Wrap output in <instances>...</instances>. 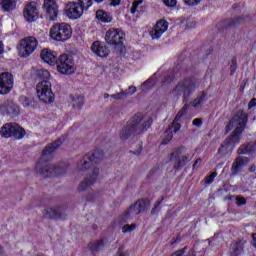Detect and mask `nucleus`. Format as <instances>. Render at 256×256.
<instances>
[{
    "mask_svg": "<svg viewBox=\"0 0 256 256\" xmlns=\"http://www.w3.org/2000/svg\"><path fill=\"white\" fill-rule=\"evenodd\" d=\"M141 147L139 148V150H137L136 152L135 151H130V153H132L133 155H141Z\"/></svg>",
    "mask_w": 256,
    "mask_h": 256,
    "instance_id": "obj_55",
    "label": "nucleus"
},
{
    "mask_svg": "<svg viewBox=\"0 0 256 256\" xmlns=\"http://www.w3.org/2000/svg\"><path fill=\"white\" fill-rule=\"evenodd\" d=\"M164 5H166V7H175V5H177V0H162Z\"/></svg>",
    "mask_w": 256,
    "mask_h": 256,
    "instance_id": "obj_44",
    "label": "nucleus"
},
{
    "mask_svg": "<svg viewBox=\"0 0 256 256\" xmlns=\"http://www.w3.org/2000/svg\"><path fill=\"white\" fill-rule=\"evenodd\" d=\"M198 163H201V158H198L195 162H194V164H193V169H195V167H197V164Z\"/></svg>",
    "mask_w": 256,
    "mask_h": 256,
    "instance_id": "obj_57",
    "label": "nucleus"
},
{
    "mask_svg": "<svg viewBox=\"0 0 256 256\" xmlns=\"http://www.w3.org/2000/svg\"><path fill=\"white\" fill-rule=\"evenodd\" d=\"M41 59L44 63L51 65L52 67L57 65V53L47 48L43 49L40 54Z\"/></svg>",
    "mask_w": 256,
    "mask_h": 256,
    "instance_id": "obj_21",
    "label": "nucleus"
},
{
    "mask_svg": "<svg viewBox=\"0 0 256 256\" xmlns=\"http://www.w3.org/2000/svg\"><path fill=\"white\" fill-rule=\"evenodd\" d=\"M230 75H234L235 71H237V59H232V64L230 66Z\"/></svg>",
    "mask_w": 256,
    "mask_h": 256,
    "instance_id": "obj_42",
    "label": "nucleus"
},
{
    "mask_svg": "<svg viewBox=\"0 0 256 256\" xmlns=\"http://www.w3.org/2000/svg\"><path fill=\"white\" fill-rule=\"evenodd\" d=\"M72 33L71 25L64 22L56 23L50 28V37L54 41H68V39H71Z\"/></svg>",
    "mask_w": 256,
    "mask_h": 256,
    "instance_id": "obj_6",
    "label": "nucleus"
},
{
    "mask_svg": "<svg viewBox=\"0 0 256 256\" xmlns=\"http://www.w3.org/2000/svg\"><path fill=\"white\" fill-rule=\"evenodd\" d=\"M103 150H95L91 154H86L77 164L78 171H87L91 165H96L103 161Z\"/></svg>",
    "mask_w": 256,
    "mask_h": 256,
    "instance_id": "obj_10",
    "label": "nucleus"
},
{
    "mask_svg": "<svg viewBox=\"0 0 256 256\" xmlns=\"http://www.w3.org/2000/svg\"><path fill=\"white\" fill-rule=\"evenodd\" d=\"M148 208L149 203L146 200H138L128 208V210L126 211V217H129V215H133V213H135L136 215H139V213H145V210Z\"/></svg>",
    "mask_w": 256,
    "mask_h": 256,
    "instance_id": "obj_18",
    "label": "nucleus"
},
{
    "mask_svg": "<svg viewBox=\"0 0 256 256\" xmlns=\"http://www.w3.org/2000/svg\"><path fill=\"white\" fill-rule=\"evenodd\" d=\"M123 39H125V33L118 28H110L106 31L105 41L108 45H114L115 47L123 45Z\"/></svg>",
    "mask_w": 256,
    "mask_h": 256,
    "instance_id": "obj_12",
    "label": "nucleus"
},
{
    "mask_svg": "<svg viewBox=\"0 0 256 256\" xmlns=\"http://www.w3.org/2000/svg\"><path fill=\"white\" fill-rule=\"evenodd\" d=\"M175 79V76L168 74L164 81H162L163 85H167L168 83H171Z\"/></svg>",
    "mask_w": 256,
    "mask_h": 256,
    "instance_id": "obj_48",
    "label": "nucleus"
},
{
    "mask_svg": "<svg viewBox=\"0 0 256 256\" xmlns=\"http://www.w3.org/2000/svg\"><path fill=\"white\" fill-rule=\"evenodd\" d=\"M87 201H93V197L91 195L87 196Z\"/></svg>",
    "mask_w": 256,
    "mask_h": 256,
    "instance_id": "obj_59",
    "label": "nucleus"
},
{
    "mask_svg": "<svg viewBox=\"0 0 256 256\" xmlns=\"http://www.w3.org/2000/svg\"><path fill=\"white\" fill-rule=\"evenodd\" d=\"M135 229H137V225L135 224H126L122 227V232L123 233H131V231H135Z\"/></svg>",
    "mask_w": 256,
    "mask_h": 256,
    "instance_id": "obj_40",
    "label": "nucleus"
},
{
    "mask_svg": "<svg viewBox=\"0 0 256 256\" xmlns=\"http://www.w3.org/2000/svg\"><path fill=\"white\" fill-rule=\"evenodd\" d=\"M123 96H125V93L123 92L111 95L112 99H115L116 101H121V99H123Z\"/></svg>",
    "mask_w": 256,
    "mask_h": 256,
    "instance_id": "obj_45",
    "label": "nucleus"
},
{
    "mask_svg": "<svg viewBox=\"0 0 256 256\" xmlns=\"http://www.w3.org/2000/svg\"><path fill=\"white\" fill-rule=\"evenodd\" d=\"M167 29H169V22L163 19L159 20L150 31V37H152V39H159Z\"/></svg>",
    "mask_w": 256,
    "mask_h": 256,
    "instance_id": "obj_19",
    "label": "nucleus"
},
{
    "mask_svg": "<svg viewBox=\"0 0 256 256\" xmlns=\"http://www.w3.org/2000/svg\"><path fill=\"white\" fill-rule=\"evenodd\" d=\"M230 147L231 142L225 140L221 147L218 149V155H220V157H225V155H228Z\"/></svg>",
    "mask_w": 256,
    "mask_h": 256,
    "instance_id": "obj_34",
    "label": "nucleus"
},
{
    "mask_svg": "<svg viewBox=\"0 0 256 256\" xmlns=\"http://www.w3.org/2000/svg\"><path fill=\"white\" fill-rule=\"evenodd\" d=\"M109 97H110V96H109L108 93H105V94H104V99H109Z\"/></svg>",
    "mask_w": 256,
    "mask_h": 256,
    "instance_id": "obj_61",
    "label": "nucleus"
},
{
    "mask_svg": "<svg viewBox=\"0 0 256 256\" xmlns=\"http://www.w3.org/2000/svg\"><path fill=\"white\" fill-rule=\"evenodd\" d=\"M1 109H4L7 115H15V113H17V106L13 104L8 106H1Z\"/></svg>",
    "mask_w": 256,
    "mask_h": 256,
    "instance_id": "obj_36",
    "label": "nucleus"
},
{
    "mask_svg": "<svg viewBox=\"0 0 256 256\" xmlns=\"http://www.w3.org/2000/svg\"><path fill=\"white\" fill-rule=\"evenodd\" d=\"M229 199L231 201H233V199H235L236 201V205L238 207H243V205H247V200L245 199V197H241V196H230Z\"/></svg>",
    "mask_w": 256,
    "mask_h": 256,
    "instance_id": "obj_35",
    "label": "nucleus"
},
{
    "mask_svg": "<svg viewBox=\"0 0 256 256\" xmlns=\"http://www.w3.org/2000/svg\"><path fill=\"white\" fill-rule=\"evenodd\" d=\"M208 99L209 97L207 96V92L202 91L191 103V105L192 107H194V109H201L203 103H205V101H207Z\"/></svg>",
    "mask_w": 256,
    "mask_h": 256,
    "instance_id": "obj_28",
    "label": "nucleus"
},
{
    "mask_svg": "<svg viewBox=\"0 0 256 256\" xmlns=\"http://www.w3.org/2000/svg\"><path fill=\"white\" fill-rule=\"evenodd\" d=\"M255 171H256V166L255 164H252L249 168V173H255Z\"/></svg>",
    "mask_w": 256,
    "mask_h": 256,
    "instance_id": "obj_54",
    "label": "nucleus"
},
{
    "mask_svg": "<svg viewBox=\"0 0 256 256\" xmlns=\"http://www.w3.org/2000/svg\"><path fill=\"white\" fill-rule=\"evenodd\" d=\"M245 243L247 242L241 239L233 241L230 245V253L234 256L243 255V251L245 249Z\"/></svg>",
    "mask_w": 256,
    "mask_h": 256,
    "instance_id": "obj_24",
    "label": "nucleus"
},
{
    "mask_svg": "<svg viewBox=\"0 0 256 256\" xmlns=\"http://www.w3.org/2000/svg\"><path fill=\"white\" fill-rule=\"evenodd\" d=\"M181 153H183V148L178 147L173 151L170 155V160L173 161V159H178V157L181 156Z\"/></svg>",
    "mask_w": 256,
    "mask_h": 256,
    "instance_id": "obj_39",
    "label": "nucleus"
},
{
    "mask_svg": "<svg viewBox=\"0 0 256 256\" xmlns=\"http://www.w3.org/2000/svg\"><path fill=\"white\" fill-rule=\"evenodd\" d=\"M103 247H105L103 240L92 241L88 244V249L92 251V253H97L101 251Z\"/></svg>",
    "mask_w": 256,
    "mask_h": 256,
    "instance_id": "obj_30",
    "label": "nucleus"
},
{
    "mask_svg": "<svg viewBox=\"0 0 256 256\" xmlns=\"http://www.w3.org/2000/svg\"><path fill=\"white\" fill-rule=\"evenodd\" d=\"M186 5H199L201 0H183Z\"/></svg>",
    "mask_w": 256,
    "mask_h": 256,
    "instance_id": "obj_49",
    "label": "nucleus"
},
{
    "mask_svg": "<svg viewBox=\"0 0 256 256\" xmlns=\"http://www.w3.org/2000/svg\"><path fill=\"white\" fill-rule=\"evenodd\" d=\"M253 107H256V98H252L248 103V109H253Z\"/></svg>",
    "mask_w": 256,
    "mask_h": 256,
    "instance_id": "obj_51",
    "label": "nucleus"
},
{
    "mask_svg": "<svg viewBox=\"0 0 256 256\" xmlns=\"http://www.w3.org/2000/svg\"><path fill=\"white\" fill-rule=\"evenodd\" d=\"M85 9L77 2H68L65 6V13L68 19H79Z\"/></svg>",
    "mask_w": 256,
    "mask_h": 256,
    "instance_id": "obj_14",
    "label": "nucleus"
},
{
    "mask_svg": "<svg viewBox=\"0 0 256 256\" xmlns=\"http://www.w3.org/2000/svg\"><path fill=\"white\" fill-rule=\"evenodd\" d=\"M245 21V16L236 17L229 20H224L220 23L224 29H231V27H236V25H241Z\"/></svg>",
    "mask_w": 256,
    "mask_h": 256,
    "instance_id": "obj_25",
    "label": "nucleus"
},
{
    "mask_svg": "<svg viewBox=\"0 0 256 256\" xmlns=\"http://www.w3.org/2000/svg\"><path fill=\"white\" fill-rule=\"evenodd\" d=\"M17 7V0H0V9L4 13H11Z\"/></svg>",
    "mask_w": 256,
    "mask_h": 256,
    "instance_id": "obj_26",
    "label": "nucleus"
},
{
    "mask_svg": "<svg viewBox=\"0 0 256 256\" xmlns=\"http://www.w3.org/2000/svg\"><path fill=\"white\" fill-rule=\"evenodd\" d=\"M151 117L143 115L138 112L132 118L129 119L127 124L120 132V139L127 141L129 137H137V135H143L145 131L151 127Z\"/></svg>",
    "mask_w": 256,
    "mask_h": 256,
    "instance_id": "obj_2",
    "label": "nucleus"
},
{
    "mask_svg": "<svg viewBox=\"0 0 256 256\" xmlns=\"http://www.w3.org/2000/svg\"><path fill=\"white\" fill-rule=\"evenodd\" d=\"M96 3H103V0H94Z\"/></svg>",
    "mask_w": 256,
    "mask_h": 256,
    "instance_id": "obj_62",
    "label": "nucleus"
},
{
    "mask_svg": "<svg viewBox=\"0 0 256 256\" xmlns=\"http://www.w3.org/2000/svg\"><path fill=\"white\" fill-rule=\"evenodd\" d=\"M191 159H193V157L189 158L188 156H182L181 158L176 160L174 164L175 171H179L180 169H183V167H185V165H187L188 162L191 161Z\"/></svg>",
    "mask_w": 256,
    "mask_h": 256,
    "instance_id": "obj_31",
    "label": "nucleus"
},
{
    "mask_svg": "<svg viewBox=\"0 0 256 256\" xmlns=\"http://www.w3.org/2000/svg\"><path fill=\"white\" fill-rule=\"evenodd\" d=\"M23 17L27 23H33L39 19V8L37 6V2L32 1L24 6Z\"/></svg>",
    "mask_w": 256,
    "mask_h": 256,
    "instance_id": "obj_13",
    "label": "nucleus"
},
{
    "mask_svg": "<svg viewBox=\"0 0 256 256\" xmlns=\"http://www.w3.org/2000/svg\"><path fill=\"white\" fill-rule=\"evenodd\" d=\"M96 19L101 21V23H111L113 21V15L109 12H105L103 10H98L96 12Z\"/></svg>",
    "mask_w": 256,
    "mask_h": 256,
    "instance_id": "obj_29",
    "label": "nucleus"
},
{
    "mask_svg": "<svg viewBox=\"0 0 256 256\" xmlns=\"http://www.w3.org/2000/svg\"><path fill=\"white\" fill-rule=\"evenodd\" d=\"M85 105V98L83 96H76L72 99V107L80 111V109Z\"/></svg>",
    "mask_w": 256,
    "mask_h": 256,
    "instance_id": "obj_32",
    "label": "nucleus"
},
{
    "mask_svg": "<svg viewBox=\"0 0 256 256\" xmlns=\"http://www.w3.org/2000/svg\"><path fill=\"white\" fill-rule=\"evenodd\" d=\"M192 125H194V127H201L203 125V120H201V118H195L192 121Z\"/></svg>",
    "mask_w": 256,
    "mask_h": 256,
    "instance_id": "obj_46",
    "label": "nucleus"
},
{
    "mask_svg": "<svg viewBox=\"0 0 256 256\" xmlns=\"http://www.w3.org/2000/svg\"><path fill=\"white\" fill-rule=\"evenodd\" d=\"M57 71L62 75H72L75 73V60L73 56L68 54H62L56 60Z\"/></svg>",
    "mask_w": 256,
    "mask_h": 256,
    "instance_id": "obj_11",
    "label": "nucleus"
},
{
    "mask_svg": "<svg viewBox=\"0 0 256 256\" xmlns=\"http://www.w3.org/2000/svg\"><path fill=\"white\" fill-rule=\"evenodd\" d=\"M43 217L46 219H65L63 208H46L43 211Z\"/></svg>",
    "mask_w": 256,
    "mask_h": 256,
    "instance_id": "obj_20",
    "label": "nucleus"
},
{
    "mask_svg": "<svg viewBox=\"0 0 256 256\" xmlns=\"http://www.w3.org/2000/svg\"><path fill=\"white\" fill-rule=\"evenodd\" d=\"M19 101L21 105H23V107H30L31 103H33V100L30 98H27L26 96H21Z\"/></svg>",
    "mask_w": 256,
    "mask_h": 256,
    "instance_id": "obj_38",
    "label": "nucleus"
},
{
    "mask_svg": "<svg viewBox=\"0 0 256 256\" xmlns=\"http://www.w3.org/2000/svg\"><path fill=\"white\" fill-rule=\"evenodd\" d=\"M143 0H136L133 2L132 7L130 9V13L135 15V13H141L143 11Z\"/></svg>",
    "mask_w": 256,
    "mask_h": 256,
    "instance_id": "obj_33",
    "label": "nucleus"
},
{
    "mask_svg": "<svg viewBox=\"0 0 256 256\" xmlns=\"http://www.w3.org/2000/svg\"><path fill=\"white\" fill-rule=\"evenodd\" d=\"M252 239H253V241L256 243V233H253V234H252Z\"/></svg>",
    "mask_w": 256,
    "mask_h": 256,
    "instance_id": "obj_60",
    "label": "nucleus"
},
{
    "mask_svg": "<svg viewBox=\"0 0 256 256\" xmlns=\"http://www.w3.org/2000/svg\"><path fill=\"white\" fill-rule=\"evenodd\" d=\"M97 177H99V168H94L92 174L85 177L84 180L80 182L78 191L82 193L83 191H87L90 187H93L97 181Z\"/></svg>",
    "mask_w": 256,
    "mask_h": 256,
    "instance_id": "obj_17",
    "label": "nucleus"
},
{
    "mask_svg": "<svg viewBox=\"0 0 256 256\" xmlns=\"http://www.w3.org/2000/svg\"><path fill=\"white\" fill-rule=\"evenodd\" d=\"M256 151V142H248L238 148V155H249Z\"/></svg>",
    "mask_w": 256,
    "mask_h": 256,
    "instance_id": "obj_27",
    "label": "nucleus"
},
{
    "mask_svg": "<svg viewBox=\"0 0 256 256\" xmlns=\"http://www.w3.org/2000/svg\"><path fill=\"white\" fill-rule=\"evenodd\" d=\"M187 109H189V104H185L184 107H182L177 113L172 124L164 132V140L162 141V145H167V143L173 139V134L177 133V131L181 129V123H179V121H181V117L187 113Z\"/></svg>",
    "mask_w": 256,
    "mask_h": 256,
    "instance_id": "obj_8",
    "label": "nucleus"
},
{
    "mask_svg": "<svg viewBox=\"0 0 256 256\" xmlns=\"http://www.w3.org/2000/svg\"><path fill=\"white\" fill-rule=\"evenodd\" d=\"M119 3H121V0H112V5L114 6L119 5Z\"/></svg>",
    "mask_w": 256,
    "mask_h": 256,
    "instance_id": "obj_58",
    "label": "nucleus"
},
{
    "mask_svg": "<svg viewBox=\"0 0 256 256\" xmlns=\"http://www.w3.org/2000/svg\"><path fill=\"white\" fill-rule=\"evenodd\" d=\"M44 13L49 21H56L59 15V8L57 7V0H44Z\"/></svg>",
    "mask_w": 256,
    "mask_h": 256,
    "instance_id": "obj_15",
    "label": "nucleus"
},
{
    "mask_svg": "<svg viewBox=\"0 0 256 256\" xmlns=\"http://www.w3.org/2000/svg\"><path fill=\"white\" fill-rule=\"evenodd\" d=\"M78 5H81L84 9H89L93 5V0H78Z\"/></svg>",
    "mask_w": 256,
    "mask_h": 256,
    "instance_id": "obj_37",
    "label": "nucleus"
},
{
    "mask_svg": "<svg viewBox=\"0 0 256 256\" xmlns=\"http://www.w3.org/2000/svg\"><path fill=\"white\" fill-rule=\"evenodd\" d=\"M161 203H163V198L156 202L154 208L152 209V213L155 212V209H158V207L161 205Z\"/></svg>",
    "mask_w": 256,
    "mask_h": 256,
    "instance_id": "obj_52",
    "label": "nucleus"
},
{
    "mask_svg": "<svg viewBox=\"0 0 256 256\" xmlns=\"http://www.w3.org/2000/svg\"><path fill=\"white\" fill-rule=\"evenodd\" d=\"M137 92V88L135 86H130L126 91H124V96L125 95H135Z\"/></svg>",
    "mask_w": 256,
    "mask_h": 256,
    "instance_id": "obj_43",
    "label": "nucleus"
},
{
    "mask_svg": "<svg viewBox=\"0 0 256 256\" xmlns=\"http://www.w3.org/2000/svg\"><path fill=\"white\" fill-rule=\"evenodd\" d=\"M3 53H5V45L3 41H0V55H3Z\"/></svg>",
    "mask_w": 256,
    "mask_h": 256,
    "instance_id": "obj_53",
    "label": "nucleus"
},
{
    "mask_svg": "<svg viewBox=\"0 0 256 256\" xmlns=\"http://www.w3.org/2000/svg\"><path fill=\"white\" fill-rule=\"evenodd\" d=\"M13 89V74L3 72L0 74V95H7Z\"/></svg>",
    "mask_w": 256,
    "mask_h": 256,
    "instance_id": "obj_16",
    "label": "nucleus"
},
{
    "mask_svg": "<svg viewBox=\"0 0 256 256\" xmlns=\"http://www.w3.org/2000/svg\"><path fill=\"white\" fill-rule=\"evenodd\" d=\"M119 256H127V253L123 249L118 250Z\"/></svg>",
    "mask_w": 256,
    "mask_h": 256,
    "instance_id": "obj_56",
    "label": "nucleus"
},
{
    "mask_svg": "<svg viewBox=\"0 0 256 256\" xmlns=\"http://www.w3.org/2000/svg\"><path fill=\"white\" fill-rule=\"evenodd\" d=\"M216 177H217V172H213L212 174L206 176L205 183H207V185H211V183L215 181Z\"/></svg>",
    "mask_w": 256,
    "mask_h": 256,
    "instance_id": "obj_41",
    "label": "nucleus"
},
{
    "mask_svg": "<svg viewBox=\"0 0 256 256\" xmlns=\"http://www.w3.org/2000/svg\"><path fill=\"white\" fill-rule=\"evenodd\" d=\"M39 47V40L33 36H28L20 40V45L18 47V55L22 59H27L30 55H33Z\"/></svg>",
    "mask_w": 256,
    "mask_h": 256,
    "instance_id": "obj_7",
    "label": "nucleus"
},
{
    "mask_svg": "<svg viewBox=\"0 0 256 256\" xmlns=\"http://www.w3.org/2000/svg\"><path fill=\"white\" fill-rule=\"evenodd\" d=\"M27 132H25V129L21 127L17 123H6L1 127L0 135L2 137H5L6 139H9V137H13L14 139H23Z\"/></svg>",
    "mask_w": 256,
    "mask_h": 256,
    "instance_id": "obj_9",
    "label": "nucleus"
},
{
    "mask_svg": "<svg viewBox=\"0 0 256 256\" xmlns=\"http://www.w3.org/2000/svg\"><path fill=\"white\" fill-rule=\"evenodd\" d=\"M154 77H155V76H152L151 78H149L148 80H146V81L143 83L144 87H147V86H149V85H153V83H155Z\"/></svg>",
    "mask_w": 256,
    "mask_h": 256,
    "instance_id": "obj_50",
    "label": "nucleus"
},
{
    "mask_svg": "<svg viewBox=\"0 0 256 256\" xmlns=\"http://www.w3.org/2000/svg\"><path fill=\"white\" fill-rule=\"evenodd\" d=\"M37 77L43 79V81L36 86L39 100L42 101V103H53L55 95L53 91H51V82L47 80L51 77V74L45 69H40L38 70Z\"/></svg>",
    "mask_w": 256,
    "mask_h": 256,
    "instance_id": "obj_4",
    "label": "nucleus"
},
{
    "mask_svg": "<svg viewBox=\"0 0 256 256\" xmlns=\"http://www.w3.org/2000/svg\"><path fill=\"white\" fill-rule=\"evenodd\" d=\"M61 139L56 140L53 143L48 144L44 150L42 151V157L40 161L36 165V173L41 175L42 177H59L61 175H65L67 172V167L63 165H43V161H45V157L47 155H51L54 151H57L61 145Z\"/></svg>",
    "mask_w": 256,
    "mask_h": 256,
    "instance_id": "obj_1",
    "label": "nucleus"
},
{
    "mask_svg": "<svg viewBox=\"0 0 256 256\" xmlns=\"http://www.w3.org/2000/svg\"><path fill=\"white\" fill-rule=\"evenodd\" d=\"M247 119H249V115L243 110H238L237 113L229 121L228 125L226 126L227 133H229V131H231V129H233V127L236 125L231 138L227 140L230 145L232 143H240L241 133H243L245 125H247Z\"/></svg>",
    "mask_w": 256,
    "mask_h": 256,
    "instance_id": "obj_3",
    "label": "nucleus"
},
{
    "mask_svg": "<svg viewBox=\"0 0 256 256\" xmlns=\"http://www.w3.org/2000/svg\"><path fill=\"white\" fill-rule=\"evenodd\" d=\"M185 251H187V247H184L180 250H177L176 252H174L172 254V256H184L185 255Z\"/></svg>",
    "mask_w": 256,
    "mask_h": 256,
    "instance_id": "obj_47",
    "label": "nucleus"
},
{
    "mask_svg": "<svg viewBox=\"0 0 256 256\" xmlns=\"http://www.w3.org/2000/svg\"><path fill=\"white\" fill-rule=\"evenodd\" d=\"M249 163V158L245 156H238L232 163L231 173L232 175H237L243 171V167Z\"/></svg>",
    "mask_w": 256,
    "mask_h": 256,
    "instance_id": "obj_22",
    "label": "nucleus"
},
{
    "mask_svg": "<svg viewBox=\"0 0 256 256\" xmlns=\"http://www.w3.org/2000/svg\"><path fill=\"white\" fill-rule=\"evenodd\" d=\"M91 49L93 53H95V55H97L98 57H109V49L105 45L101 44L99 41L93 42Z\"/></svg>",
    "mask_w": 256,
    "mask_h": 256,
    "instance_id": "obj_23",
    "label": "nucleus"
},
{
    "mask_svg": "<svg viewBox=\"0 0 256 256\" xmlns=\"http://www.w3.org/2000/svg\"><path fill=\"white\" fill-rule=\"evenodd\" d=\"M199 85H201V81L198 78H184L177 83L172 93L175 97H181L183 95V99L187 103L191 95L199 89Z\"/></svg>",
    "mask_w": 256,
    "mask_h": 256,
    "instance_id": "obj_5",
    "label": "nucleus"
}]
</instances>
